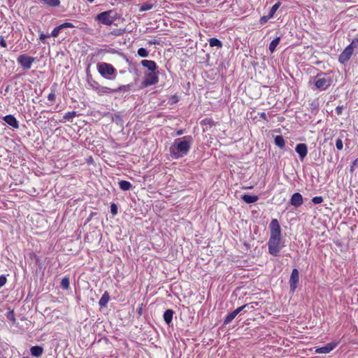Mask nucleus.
Wrapping results in <instances>:
<instances>
[{"label": "nucleus", "instance_id": "16", "mask_svg": "<svg viewBox=\"0 0 358 358\" xmlns=\"http://www.w3.org/2000/svg\"><path fill=\"white\" fill-rule=\"evenodd\" d=\"M44 352L43 347L36 345L30 348L31 355L35 357H40Z\"/></svg>", "mask_w": 358, "mask_h": 358}, {"label": "nucleus", "instance_id": "44", "mask_svg": "<svg viewBox=\"0 0 358 358\" xmlns=\"http://www.w3.org/2000/svg\"><path fill=\"white\" fill-rule=\"evenodd\" d=\"M6 281L7 280L5 275H0V288L6 284Z\"/></svg>", "mask_w": 358, "mask_h": 358}, {"label": "nucleus", "instance_id": "8", "mask_svg": "<svg viewBox=\"0 0 358 358\" xmlns=\"http://www.w3.org/2000/svg\"><path fill=\"white\" fill-rule=\"evenodd\" d=\"M353 52L351 48L347 46L339 55V62L343 64L347 63L350 60Z\"/></svg>", "mask_w": 358, "mask_h": 358}, {"label": "nucleus", "instance_id": "5", "mask_svg": "<svg viewBox=\"0 0 358 358\" xmlns=\"http://www.w3.org/2000/svg\"><path fill=\"white\" fill-rule=\"evenodd\" d=\"M119 17V15L116 11L110 10L98 14L96 16V20L103 24L110 26L114 24Z\"/></svg>", "mask_w": 358, "mask_h": 358}, {"label": "nucleus", "instance_id": "10", "mask_svg": "<svg viewBox=\"0 0 358 358\" xmlns=\"http://www.w3.org/2000/svg\"><path fill=\"white\" fill-rule=\"evenodd\" d=\"M337 345V343L332 342L327 343L325 346L317 348L315 350L318 354H327L332 351Z\"/></svg>", "mask_w": 358, "mask_h": 358}, {"label": "nucleus", "instance_id": "7", "mask_svg": "<svg viewBox=\"0 0 358 358\" xmlns=\"http://www.w3.org/2000/svg\"><path fill=\"white\" fill-rule=\"evenodd\" d=\"M34 60V57L27 55H20L17 58V63L24 69H29Z\"/></svg>", "mask_w": 358, "mask_h": 358}, {"label": "nucleus", "instance_id": "30", "mask_svg": "<svg viewBox=\"0 0 358 358\" xmlns=\"http://www.w3.org/2000/svg\"><path fill=\"white\" fill-rule=\"evenodd\" d=\"M131 89L130 85H120L117 88L113 89L114 92H128Z\"/></svg>", "mask_w": 358, "mask_h": 358}, {"label": "nucleus", "instance_id": "53", "mask_svg": "<svg viewBox=\"0 0 358 358\" xmlns=\"http://www.w3.org/2000/svg\"><path fill=\"white\" fill-rule=\"evenodd\" d=\"M183 134H184V130L183 129L177 130L176 132V134L177 136H180V135H182Z\"/></svg>", "mask_w": 358, "mask_h": 358}, {"label": "nucleus", "instance_id": "46", "mask_svg": "<svg viewBox=\"0 0 358 358\" xmlns=\"http://www.w3.org/2000/svg\"><path fill=\"white\" fill-rule=\"evenodd\" d=\"M148 43L150 45H159L160 44V41H158V40H156V39L149 40L148 41Z\"/></svg>", "mask_w": 358, "mask_h": 358}, {"label": "nucleus", "instance_id": "47", "mask_svg": "<svg viewBox=\"0 0 358 358\" xmlns=\"http://www.w3.org/2000/svg\"><path fill=\"white\" fill-rule=\"evenodd\" d=\"M0 45L2 48H6L7 47L6 42L3 36H0Z\"/></svg>", "mask_w": 358, "mask_h": 358}, {"label": "nucleus", "instance_id": "33", "mask_svg": "<svg viewBox=\"0 0 358 358\" xmlns=\"http://www.w3.org/2000/svg\"><path fill=\"white\" fill-rule=\"evenodd\" d=\"M62 30V28H60V26L56 27L51 32L50 36L52 37H57L59 34L60 31Z\"/></svg>", "mask_w": 358, "mask_h": 358}, {"label": "nucleus", "instance_id": "37", "mask_svg": "<svg viewBox=\"0 0 358 358\" xmlns=\"http://www.w3.org/2000/svg\"><path fill=\"white\" fill-rule=\"evenodd\" d=\"M348 46L351 48L352 50L354 51L355 48H358V38H354L350 43V44H349Z\"/></svg>", "mask_w": 358, "mask_h": 358}, {"label": "nucleus", "instance_id": "38", "mask_svg": "<svg viewBox=\"0 0 358 358\" xmlns=\"http://www.w3.org/2000/svg\"><path fill=\"white\" fill-rule=\"evenodd\" d=\"M336 147L338 150H341L343 148V141L341 138H338L336 141Z\"/></svg>", "mask_w": 358, "mask_h": 358}, {"label": "nucleus", "instance_id": "54", "mask_svg": "<svg viewBox=\"0 0 358 358\" xmlns=\"http://www.w3.org/2000/svg\"><path fill=\"white\" fill-rule=\"evenodd\" d=\"M142 310H143V308L142 307H140L138 308L137 311H138V315H141L142 314Z\"/></svg>", "mask_w": 358, "mask_h": 358}, {"label": "nucleus", "instance_id": "22", "mask_svg": "<svg viewBox=\"0 0 358 358\" xmlns=\"http://www.w3.org/2000/svg\"><path fill=\"white\" fill-rule=\"evenodd\" d=\"M275 144L280 148H283L285 145V140L281 135L276 136L274 138Z\"/></svg>", "mask_w": 358, "mask_h": 358}, {"label": "nucleus", "instance_id": "2", "mask_svg": "<svg viewBox=\"0 0 358 358\" xmlns=\"http://www.w3.org/2000/svg\"><path fill=\"white\" fill-rule=\"evenodd\" d=\"M193 143L192 136H184L176 138L169 148L171 156L176 159L186 156L189 152Z\"/></svg>", "mask_w": 358, "mask_h": 358}, {"label": "nucleus", "instance_id": "41", "mask_svg": "<svg viewBox=\"0 0 358 358\" xmlns=\"http://www.w3.org/2000/svg\"><path fill=\"white\" fill-rule=\"evenodd\" d=\"M48 101L54 102L55 100V92L54 90H51V92L48 95Z\"/></svg>", "mask_w": 358, "mask_h": 358}, {"label": "nucleus", "instance_id": "26", "mask_svg": "<svg viewBox=\"0 0 358 358\" xmlns=\"http://www.w3.org/2000/svg\"><path fill=\"white\" fill-rule=\"evenodd\" d=\"M69 278L68 276L64 277L60 282V286L62 289H68L69 288Z\"/></svg>", "mask_w": 358, "mask_h": 358}, {"label": "nucleus", "instance_id": "31", "mask_svg": "<svg viewBox=\"0 0 358 358\" xmlns=\"http://www.w3.org/2000/svg\"><path fill=\"white\" fill-rule=\"evenodd\" d=\"M153 4L151 3H143L141 6L139 8L140 12H144L149 10H151L153 8Z\"/></svg>", "mask_w": 358, "mask_h": 358}, {"label": "nucleus", "instance_id": "43", "mask_svg": "<svg viewBox=\"0 0 358 358\" xmlns=\"http://www.w3.org/2000/svg\"><path fill=\"white\" fill-rule=\"evenodd\" d=\"M60 26V28L62 29H64V28H73L75 27V26L71 23V22H64L62 24L59 25Z\"/></svg>", "mask_w": 358, "mask_h": 358}, {"label": "nucleus", "instance_id": "25", "mask_svg": "<svg viewBox=\"0 0 358 358\" xmlns=\"http://www.w3.org/2000/svg\"><path fill=\"white\" fill-rule=\"evenodd\" d=\"M209 45L210 47L221 48L222 46V42L217 38H210L209 39Z\"/></svg>", "mask_w": 358, "mask_h": 358}, {"label": "nucleus", "instance_id": "14", "mask_svg": "<svg viewBox=\"0 0 358 358\" xmlns=\"http://www.w3.org/2000/svg\"><path fill=\"white\" fill-rule=\"evenodd\" d=\"M141 65L146 68L150 72L156 71L157 69V64L155 61L143 59L141 62Z\"/></svg>", "mask_w": 358, "mask_h": 358}, {"label": "nucleus", "instance_id": "40", "mask_svg": "<svg viewBox=\"0 0 358 358\" xmlns=\"http://www.w3.org/2000/svg\"><path fill=\"white\" fill-rule=\"evenodd\" d=\"M272 17H269L268 15H264V16L261 17V18L259 20V22H260L261 24H264L268 22V20H269Z\"/></svg>", "mask_w": 358, "mask_h": 358}, {"label": "nucleus", "instance_id": "23", "mask_svg": "<svg viewBox=\"0 0 358 358\" xmlns=\"http://www.w3.org/2000/svg\"><path fill=\"white\" fill-rule=\"evenodd\" d=\"M110 299V296L107 292H105L104 294L101 296V299L99 300V306L103 308L106 307L108 301Z\"/></svg>", "mask_w": 358, "mask_h": 358}, {"label": "nucleus", "instance_id": "17", "mask_svg": "<svg viewBox=\"0 0 358 358\" xmlns=\"http://www.w3.org/2000/svg\"><path fill=\"white\" fill-rule=\"evenodd\" d=\"M99 96H103L106 94H110L111 93L114 92L113 89L99 85V88L97 89L96 92Z\"/></svg>", "mask_w": 358, "mask_h": 358}, {"label": "nucleus", "instance_id": "55", "mask_svg": "<svg viewBox=\"0 0 358 358\" xmlns=\"http://www.w3.org/2000/svg\"><path fill=\"white\" fill-rule=\"evenodd\" d=\"M89 2L92 3L93 2L94 0H87Z\"/></svg>", "mask_w": 358, "mask_h": 358}, {"label": "nucleus", "instance_id": "50", "mask_svg": "<svg viewBox=\"0 0 358 358\" xmlns=\"http://www.w3.org/2000/svg\"><path fill=\"white\" fill-rule=\"evenodd\" d=\"M49 36L43 34V33H41L39 36V39L42 41H44V40L48 38Z\"/></svg>", "mask_w": 358, "mask_h": 358}, {"label": "nucleus", "instance_id": "51", "mask_svg": "<svg viewBox=\"0 0 358 358\" xmlns=\"http://www.w3.org/2000/svg\"><path fill=\"white\" fill-rule=\"evenodd\" d=\"M201 122L203 124H209L211 125L213 124V121L211 119H205V120H202Z\"/></svg>", "mask_w": 358, "mask_h": 358}, {"label": "nucleus", "instance_id": "49", "mask_svg": "<svg viewBox=\"0 0 358 358\" xmlns=\"http://www.w3.org/2000/svg\"><path fill=\"white\" fill-rule=\"evenodd\" d=\"M357 164H358V160L357 159H355V160L353 161V162L352 163L351 167H350V171L351 172L354 171V167L355 166H357Z\"/></svg>", "mask_w": 358, "mask_h": 358}, {"label": "nucleus", "instance_id": "24", "mask_svg": "<svg viewBox=\"0 0 358 358\" xmlns=\"http://www.w3.org/2000/svg\"><path fill=\"white\" fill-rule=\"evenodd\" d=\"M280 38L277 37L271 41V42L269 44L268 49L271 51V52H273L275 50L276 47L279 44Z\"/></svg>", "mask_w": 358, "mask_h": 358}, {"label": "nucleus", "instance_id": "52", "mask_svg": "<svg viewBox=\"0 0 358 358\" xmlns=\"http://www.w3.org/2000/svg\"><path fill=\"white\" fill-rule=\"evenodd\" d=\"M113 35L115 36H119L122 34L121 31L120 29H115L111 32Z\"/></svg>", "mask_w": 358, "mask_h": 358}, {"label": "nucleus", "instance_id": "29", "mask_svg": "<svg viewBox=\"0 0 358 358\" xmlns=\"http://www.w3.org/2000/svg\"><path fill=\"white\" fill-rule=\"evenodd\" d=\"M280 5H281L280 1H278L271 8V9L268 12V14L269 15V17H273L274 16L275 12L280 8Z\"/></svg>", "mask_w": 358, "mask_h": 358}, {"label": "nucleus", "instance_id": "9", "mask_svg": "<svg viewBox=\"0 0 358 358\" xmlns=\"http://www.w3.org/2000/svg\"><path fill=\"white\" fill-rule=\"evenodd\" d=\"M299 271L296 268L292 269L289 279V285L292 291H294L296 289L299 282Z\"/></svg>", "mask_w": 358, "mask_h": 358}, {"label": "nucleus", "instance_id": "3", "mask_svg": "<svg viewBox=\"0 0 358 358\" xmlns=\"http://www.w3.org/2000/svg\"><path fill=\"white\" fill-rule=\"evenodd\" d=\"M97 71L99 74L105 79L114 80L117 76V70L115 67L108 63L101 62L97 64Z\"/></svg>", "mask_w": 358, "mask_h": 358}, {"label": "nucleus", "instance_id": "12", "mask_svg": "<svg viewBox=\"0 0 358 358\" xmlns=\"http://www.w3.org/2000/svg\"><path fill=\"white\" fill-rule=\"evenodd\" d=\"M295 151L299 155L301 161H303L308 154L307 145L305 143L297 144Z\"/></svg>", "mask_w": 358, "mask_h": 358}, {"label": "nucleus", "instance_id": "48", "mask_svg": "<svg viewBox=\"0 0 358 358\" xmlns=\"http://www.w3.org/2000/svg\"><path fill=\"white\" fill-rule=\"evenodd\" d=\"M259 115L263 120H266V122H268V120L267 119V115L264 112L259 113Z\"/></svg>", "mask_w": 358, "mask_h": 358}, {"label": "nucleus", "instance_id": "35", "mask_svg": "<svg viewBox=\"0 0 358 358\" xmlns=\"http://www.w3.org/2000/svg\"><path fill=\"white\" fill-rule=\"evenodd\" d=\"M29 257L30 259L34 260L36 264H40V259L39 257L34 252L29 253Z\"/></svg>", "mask_w": 358, "mask_h": 358}, {"label": "nucleus", "instance_id": "4", "mask_svg": "<svg viewBox=\"0 0 358 358\" xmlns=\"http://www.w3.org/2000/svg\"><path fill=\"white\" fill-rule=\"evenodd\" d=\"M333 79L330 74L322 73L315 78V86L320 91L327 90L332 84Z\"/></svg>", "mask_w": 358, "mask_h": 358}, {"label": "nucleus", "instance_id": "28", "mask_svg": "<svg viewBox=\"0 0 358 358\" xmlns=\"http://www.w3.org/2000/svg\"><path fill=\"white\" fill-rule=\"evenodd\" d=\"M77 115V113L76 111H69L64 114L63 116V120L62 121H69L71 120L73 117Z\"/></svg>", "mask_w": 358, "mask_h": 358}, {"label": "nucleus", "instance_id": "13", "mask_svg": "<svg viewBox=\"0 0 358 358\" xmlns=\"http://www.w3.org/2000/svg\"><path fill=\"white\" fill-rule=\"evenodd\" d=\"M4 122H6L9 126L12 127L14 129L19 128V122L17 119L13 115H7L2 117Z\"/></svg>", "mask_w": 358, "mask_h": 358}, {"label": "nucleus", "instance_id": "45", "mask_svg": "<svg viewBox=\"0 0 358 358\" xmlns=\"http://www.w3.org/2000/svg\"><path fill=\"white\" fill-rule=\"evenodd\" d=\"M343 106H338L335 110H336V113L338 115H341L343 113Z\"/></svg>", "mask_w": 358, "mask_h": 358}, {"label": "nucleus", "instance_id": "20", "mask_svg": "<svg viewBox=\"0 0 358 358\" xmlns=\"http://www.w3.org/2000/svg\"><path fill=\"white\" fill-rule=\"evenodd\" d=\"M118 184L120 188L123 191H128L132 188L131 183L127 180H120Z\"/></svg>", "mask_w": 358, "mask_h": 358}, {"label": "nucleus", "instance_id": "34", "mask_svg": "<svg viewBox=\"0 0 358 358\" xmlns=\"http://www.w3.org/2000/svg\"><path fill=\"white\" fill-rule=\"evenodd\" d=\"M6 318L10 320V321H12L13 323L15 322V314H14V312L13 310H10L6 314Z\"/></svg>", "mask_w": 358, "mask_h": 358}, {"label": "nucleus", "instance_id": "27", "mask_svg": "<svg viewBox=\"0 0 358 358\" xmlns=\"http://www.w3.org/2000/svg\"><path fill=\"white\" fill-rule=\"evenodd\" d=\"M237 315L236 312L234 310L233 312L229 313L224 320V324H229Z\"/></svg>", "mask_w": 358, "mask_h": 358}, {"label": "nucleus", "instance_id": "1", "mask_svg": "<svg viewBox=\"0 0 358 358\" xmlns=\"http://www.w3.org/2000/svg\"><path fill=\"white\" fill-rule=\"evenodd\" d=\"M270 237L267 243L268 253L277 257L285 247V241L282 238L281 227L277 219H273L269 224Z\"/></svg>", "mask_w": 358, "mask_h": 358}, {"label": "nucleus", "instance_id": "39", "mask_svg": "<svg viewBox=\"0 0 358 358\" xmlns=\"http://www.w3.org/2000/svg\"><path fill=\"white\" fill-rule=\"evenodd\" d=\"M250 304H245L241 307H238V308H236L235 310V312H236L237 315L239 314L242 310L246 309V308H250ZM251 308H253V306H252Z\"/></svg>", "mask_w": 358, "mask_h": 358}, {"label": "nucleus", "instance_id": "32", "mask_svg": "<svg viewBox=\"0 0 358 358\" xmlns=\"http://www.w3.org/2000/svg\"><path fill=\"white\" fill-rule=\"evenodd\" d=\"M138 55L141 57H147L149 55L148 51L144 48H140L138 50Z\"/></svg>", "mask_w": 358, "mask_h": 358}, {"label": "nucleus", "instance_id": "11", "mask_svg": "<svg viewBox=\"0 0 358 358\" xmlns=\"http://www.w3.org/2000/svg\"><path fill=\"white\" fill-rule=\"evenodd\" d=\"M289 202L292 206L298 208L303 204V196L300 193L296 192L292 195Z\"/></svg>", "mask_w": 358, "mask_h": 358}, {"label": "nucleus", "instance_id": "36", "mask_svg": "<svg viewBox=\"0 0 358 358\" xmlns=\"http://www.w3.org/2000/svg\"><path fill=\"white\" fill-rule=\"evenodd\" d=\"M324 201V199L322 196H315L312 199V202L314 203V204H320L321 203H322Z\"/></svg>", "mask_w": 358, "mask_h": 358}, {"label": "nucleus", "instance_id": "19", "mask_svg": "<svg viewBox=\"0 0 358 358\" xmlns=\"http://www.w3.org/2000/svg\"><path fill=\"white\" fill-rule=\"evenodd\" d=\"M241 199L246 203H252L256 202L258 200V196L256 195H249V194H243L241 196Z\"/></svg>", "mask_w": 358, "mask_h": 358}, {"label": "nucleus", "instance_id": "15", "mask_svg": "<svg viewBox=\"0 0 358 358\" xmlns=\"http://www.w3.org/2000/svg\"><path fill=\"white\" fill-rule=\"evenodd\" d=\"M87 84L89 88L93 90L95 92H96L100 85L99 83L96 82L91 75H87Z\"/></svg>", "mask_w": 358, "mask_h": 358}, {"label": "nucleus", "instance_id": "21", "mask_svg": "<svg viewBox=\"0 0 358 358\" xmlns=\"http://www.w3.org/2000/svg\"><path fill=\"white\" fill-rule=\"evenodd\" d=\"M173 311L168 309L164 313V320L166 324H170L173 320Z\"/></svg>", "mask_w": 358, "mask_h": 358}, {"label": "nucleus", "instance_id": "18", "mask_svg": "<svg viewBox=\"0 0 358 358\" xmlns=\"http://www.w3.org/2000/svg\"><path fill=\"white\" fill-rule=\"evenodd\" d=\"M33 1L37 3H43L52 7L58 6L60 3L59 0H33Z\"/></svg>", "mask_w": 358, "mask_h": 358}, {"label": "nucleus", "instance_id": "42", "mask_svg": "<svg viewBox=\"0 0 358 358\" xmlns=\"http://www.w3.org/2000/svg\"><path fill=\"white\" fill-rule=\"evenodd\" d=\"M110 212L113 215L117 214V206L115 203H113L110 206Z\"/></svg>", "mask_w": 358, "mask_h": 358}, {"label": "nucleus", "instance_id": "6", "mask_svg": "<svg viewBox=\"0 0 358 358\" xmlns=\"http://www.w3.org/2000/svg\"><path fill=\"white\" fill-rule=\"evenodd\" d=\"M159 76L158 72L153 71L145 73V78L141 83V87L145 88L150 85H154L158 83Z\"/></svg>", "mask_w": 358, "mask_h": 358}]
</instances>
